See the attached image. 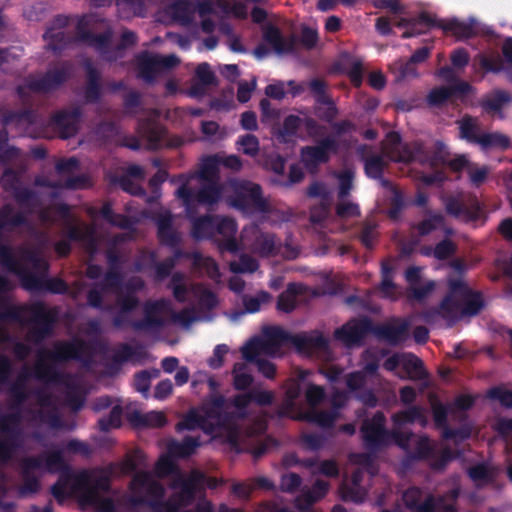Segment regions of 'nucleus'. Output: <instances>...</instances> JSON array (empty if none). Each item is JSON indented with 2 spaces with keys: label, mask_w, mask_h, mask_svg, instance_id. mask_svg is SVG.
<instances>
[{
  "label": "nucleus",
  "mask_w": 512,
  "mask_h": 512,
  "mask_svg": "<svg viewBox=\"0 0 512 512\" xmlns=\"http://www.w3.org/2000/svg\"><path fill=\"white\" fill-rule=\"evenodd\" d=\"M275 398L273 392L254 388L226 403L222 396L214 397L201 409L191 411L178 425V430L202 429L212 438H220L236 451L248 449V439L265 429L263 419H252L251 402L264 406Z\"/></svg>",
  "instance_id": "f257e3e1"
},
{
  "label": "nucleus",
  "mask_w": 512,
  "mask_h": 512,
  "mask_svg": "<svg viewBox=\"0 0 512 512\" xmlns=\"http://www.w3.org/2000/svg\"><path fill=\"white\" fill-rule=\"evenodd\" d=\"M220 164L217 155L201 160L198 171L189 176H180L176 196L191 217L198 204H213L225 198L227 202L246 212H261L266 203L259 185L248 181L230 180L222 186L217 184Z\"/></svg>",
  "instance_id": "f03ea898"
},
{
  "label": "nucleus",
  "mask_w": 512,
  "mask_h": 512,
  "mask_svg": "<svg viewBox=\"0 0 512 512\" xmlns=\"http://www.w3.org/2000/svg\"><path fill=\"white\" fill-rule=\"evenodd\" d=\"M385 418L377 413L371 420L364 422L361 433L365 443L370 448H379L392 443L403 449L410 447V442L415 443V453L419 457H429L434 451V445L424 436L412 437L403 427L418 422L425 425L427 422L425 411L420 407H412L408 410L396 413L393 416V429L391 432L384 429Z\"/></svg>",
  "instance_id": "7ed1b4c3"
},
{
  "label": "nucleus",
  "mask_w": 512,
  "mask_h": 512,
  "mask_svg": "<svg viewBox=\"0 0 512 512\" xmlns=\"http://www.w3.org/2000/svg\"><path fill=\"white\" fill-rule=\"evenodd\" d=\"M205 477L199 471H192L188 476L176 473L173 478V496L163 506L159 505L163 488L153 475L139 472L130 484V497L134 503H146L156 508V512H182L195 494L203 489Z\"/></svg>",
  "instance_id": "20e7f679"
},
{
  "label": "nucleus",
  "mask_w": 512,
  "mask_h": 512,
  "mask_svg": "<svg viewBox=\"0 0 512 512\" xmlns=\"http://www.w3.org/2000/svg\"><path fill=\"white\" fill-rule=\"evenodd\" d=\"M311 373L308 370H298L295 377L290 378L285 385V399L282 406V414L292 418L306 420L317 423L320 426H330L338 417V409L346 401V395L336 393L332 398L333 409L330 412H319L316 406L323 399V389L318 385L307 384L305 398L308 408L298 406L296 399L301 393V383H305Z\"/></svg>",
  "instance_id": "39448f33"
},
{
  "label": "nucleus",
  "mask_w": 512,
  "mask_h": 512,
  "mask_svg": "<svg viewBox=\"0 0 512 512\" xmlns=\"http://www.w3.org/2000/svg\"><path fill=\"white\" fill-rule=\"evenodd\" d=\"M112 474V468L84 470L69 474L53 486L52 492L59 501L73 495L82 506H91L100 512H112L114 510L112 501L102 495L108 489Z\"/></svg>",
  "instance_id": "423d86ee"
},
{
  "label": "nucleus",
  "mask_w": 512,
  "mask_h": 512,
  "mask_svg": "<svg viewBox=\"0 0 512 512\" xmlns=\"http://www.w3.org/2000/svg\"><path fill=\"white\" fill-rule=\"evenodd\" d=\"M196 13L202 18L201 27L204 32H211L215 27L210 15L217 17L233 15L236 18H245L248 8L241 2H235L231 7L224 0L193 1L179 0L170 4L163 13H159L158 20L164 23L176 22L182 25L193 21Z\"/></svg>",
  "instance_id": "0eeeda50"
},
{
  "label": "nucleus",
  "mask_w": 512,
  "mask_h": 512,
  "mask_svg": "<svg viewBox=\"0 0 512 512\" xmlns=\"http://www.w3.org/2000/svg\"><path fill=\"white\" fill-rule=\"evenodd\" d=\"M385 151L393 160L417 161L431 167L446 164L454 172L462 169L468 171L469 165H471L465 155H457L453 159H449V154L442 143H436L433 151H428L419 143H414L412 146L402 144L396 134L389 135Z\"/></svg>",
  "instance_id": "6e6552de"
},
{
  "label": "nucleus",
  "mask_w": 512,
  "mask_h": 512,
  "mask_svg": "<svg viewBox=\"0 0 512 512\" xmlns=\"http://www.w3.org/2000/svg\"><path fill=\"white\" fill-rule=\"evenodd\" d=\"M287 334L278 327H266L261 336L253 338L241 348L243 358L255 363L258 370L267 378L275 375V366L262 356L275 357L281 354L282 345L287 341Z\"/></svg>",
  "instance_id": "1a4fd4ad"
},
{
  "label": "nucleus",
  "mask_w": 512,
  "mask_h": 512,
  "mask_svg": "<svg viewBox=\"0 0 512 512\" xmlns=\"http://www.w3.org/2000/svg\"><path fill=\"white\" fill-rule=\"evenodd\" d=\"M483 307L480 294L473 292L462 278L450 280L449 294L439 308V314L448 321H454L461 316L477 314Z\"/></svg>",
  "instance_id": "9d476101"
},
{
  "label": "nucleus",
  "mask_w": 512,
  "mask_h": 512,
  "mask_svg": "<svg viewBox=\"0 0 512 512\" xmlns=\"http://www.w3.org/2000/svg\"><path fill=\"white\" fill-rule=\"evenodd\" d=\"M0 265L19 276L29 289L35 288L38 284L36 274L46 269V263L38 253L30 250L15 252L6 246L0 247Z\"/></svg>",
  "instance_id": "9b49d317"
},
{
  "label": "nucleus",
  "mask_w": 512,
  "mask_h": 512,
  "mask_svg": "<svg viewBox=\"0 0 512 512\" xmlns=\"http://www.w3.org/2000/svg\"><path fill=\"white\" fill-rule=\"evenodd\" d=\"M84 352V345L78 340L73 342H62L54 345L52 351H41L37 364L34 368V375L38 379L56 384L60 375L56 370L55 362L70 358H79Z\"/></svg>",
  "instance_id": "f8f14e48"
},
{
  "label": "nucleus",
  "mask_w": 512,
  "mask_h": 512,
  "mask_svg": "<svg viewBox=\"0 0 512 512\" xmlns=\"http://www.w3.org/2000/svg\"><path fill=\"white\" fill-rule=\"evenodd\" d=\"M63 467L59 452L46 453L39 458H27L21 463L22 494L34 493L39 488V479L47 472H56Z\"/></svg>",
  "instance_id": "ddd939ff"
},
{
  "label": "nucleus",
  "mask_w": 512,
  "mask_h": 512,
  "mask_svg": "<svg viewBox=\"0 0 512 512\" xmlns=\"http://www.w3.org/2000/svg\"><path fill=\"white\" fill-rule=\"evenodd\" d=\"M460 136L475 143L482 150H504L510 146V139L501 132H483L477 119L464 118L460 122Z\"/></svg>",
  "instance_id": "4468645a"
},
{
  "label": "nucleus",
  "mask_w": 512,
  "mask_h": 512,
  "mask_svg": "<svg viewBox=\"0 0 512 512\" xmlns=\"http://www.w3.org/2000/svg\"><path fill=\"white\" fill-rule=\"evenodd\" d=\"M24 434L20 419L9 416L0 423V463H5L14 458L25 444Z\"/></svg>",
  "instance_id": "2eb2a0df"
},
{
  "label": "nucleus",
  "mask_w": 512,
  "mask_h": 512,
  "mask_svg": "<svg viewBox=\"0 0 512 512\" xmlns=\"http://www.w3.org/2000/svg\"><path fill=\"white\" fill-rule=\"evenodd\" d=\"M186 314H188L186 311L180 315L174 314L169 303L164 300L149 303L145 308L144 321L136 323L135 327L140 329H154L169 320H174L183 326H188L192 321L200 318V316L195 313L188 317H186Z\"/></svg>",
  "instance_id": "dca6fc26"
},
{
  "label": "nucleus",
  "mask_w": 512,
  "mask_h": 512,
  "mask_svg": "<svg viewBox=\"0 0 512 512\" xmlns=\"http://www.w3.org/2000/svg\"><path fill=\"white\" fill-rule=\"evenodd\" d=\"M45 221H56L58 218L64 219L68 224V233L70 239L81 240L86 243L89 249L93 252L97 249L98 244L96 231L94 227L86 226L83 223L74 222L69 219L68 208L60 205L52 209V211L45 212L42 215Z\"/></svg>",
  "instance_id": "f3484780"
},
{
  "label": "nucleus",
  "mask_w": 512,
  "mask_h": 512,
  "mask_svg": "<svg viewBox=\"0 0 512 512\" xmlns=\"http://www.w3.org/2000/svg\"><path fill=\"white\" fill-rule=\"evenodd\" d=\"M351 461L357 464L359 467L357 471L353 473L351 479H344L340 487V495L344 500L361 502L366 496L365 488L360 485L362 470H365L371 474L374 473L372 459L368 455L361 454L352 456Z\"/></svg>",
  "instance_id": "a211bd4d"
},
{
  "label": "nucleus",
  "mask_w": 512,
  "mask_h": 512,
  "mask_svg": "<svg viewBox=\"0 0 512 512\" xmlns=\"http://www.w3.org/2000/svg\"><path fill=\"white\" fill-rule=\"evenodd\" d=\"M174 296L179 301L197 303L200 309H211L217 304L215 295L200 286H190L182 275H174L172 279Z\"/></svg>",
  "instance_id": "6ab92c4d"
},
{
  "label": "nucleus",
  "mask_w": 512,
  "mask_h": 512,
  "mask_svg": "<svg viewBox=\"0 0 512 512\" xmlns=\"http://www.w3.org/2000/svg\"><path fill=\"white\" fill-rule=\"evenodd\" d=\"M241 249H248L259 256H271L278 252L279 244L272 234L252 225L242 231Z\"/></svg>",
  "instance_id": "aec40b11"
},
{
  "label": "nucleus",
  "mask_w": 512,
  "mask_h": 512,
  "mask_svg": "<svg viewBox=\"0 0 512 512\" xmlns=\"http://www.w3.org/2000/svg\"><path fill=\"white\" fill-rule=\"evenodd\" d=\"M334 177L338 186L339 197L336 207L337 216L342 219L357 217L359 215L358 205L344 198L353 188V170L351 168H344L339 173H336Z\"/></svg>",
  "instance_id": "412c9836"
},
{
  "label": "nucleus",
  "mask_w": 512,
  "mask_h": 512,
  "mask_svg": "<svg viewBox=\"0 0 512 512\" xmlns=\"http://www.w3.org/2000/svg\"><path fill=\"white\" fill-rule=\"evenodd\" d=\"M439 76L447 82V86L433 89L428 95V101L432 105H440L453 95H464L470 90L467 82H458L454 71L449 68H443Z\"/></svg>",
  "instance_id": "4be33fe9"
},
{
  "label": "nucleus",
  "mask_w": 512,
  "mask_h": 512,
  "mask_svg": "<svg viewBox=\"0 0 512 512\" xmlns=\"http://www.w3.org/2000/svg\"><path fill=\"white\" fill-rule=\"evenodd\" d=\"M291 342L301 354L316 356L325 361L330 359L328 343L319 333L298 334L291 338Z\"/></svg>",
  "instance_id": "5701e85b"
},
{
  "label": "nucleus",
  "mask_w": 512,
  "mask_h": 512,
  "mask_svg": "<svg viewBox=\"0 0 512 512\" xmlns=\"http://www.w3.org/2000/svg\"><path fill=\"white\" fill-rule=\"evenodd\" d=\"M180 60L175 55L142 54L138 58L140 76L145 80H151L162 71L176 67Z\"/></svg>",
  "instance_id": "b1692460"
},
{
  "label": "nucleus",
  "mask_w": 512,
  "mask_h": 512,
  "mask_svg": "<svg viewBox=\"0 0 512 512\" xmlns=\"http://www.w3.org/2000/svg\"><path fill=\"white\" fill-rule=\"evenodd\" d=\"M339 142V136L331 135L316 145L303 149L302 160L307 168L314 169L318 164L326 162L337 151Z\"/></svg>",
  "instance_id": "393cba45"
},
{
  "label": "nucleus",
  "mask_w": 512,
  "mask_h": 512,
  "mask_svg": "<svg viewBox=\"0 0 512 512\" xmlns=\"http://www.w3.org/2000/svg\"><path fill=\"white\" fill-rule=\"evenodd\" d=\"M78 161L76 158H69L57 164V172L63 179L58 184L59 187L79 189L90 185V179L86 175L73 176L78 171Z\"/></svg>",
  "instance_id": "a878e982"
},
{
  "label": "nucleus",
  "mask_w": 512,
  "mask_h": 512,
  "mask_svg": "<svg viewBox=\"0 0 512 512\" xmlns=\"http://www.w3.org/2000/svg\"><path fill=\"white\" fill-rule=\"evenodd\" d=\"M309 195L318 198L320 201V207H314L311 210V220L314 223H320L328 215V209L332 201V190L327 184L316 182L310 187Z\"/></svg>",
  "instance_id": "bb28decb"
},
{
  "label": "nucleus",
  "mask_w": 512,
  "mask_h": 512,
  "mask_svg": "<svg viewBox=\"0 0 512 512\" xmlns=\"http://www.w3.org/2000/svg\"><path fill=\"white\" fill-rule=\"evenodd\" d=\"M370 330V323L366 319L353 320L335 331V337L350 346L358 343Z\"/></svg>",
  "instance_id": "cd10ccee"
},
{
  "label": "nucleus",
  "mask_w": 512,
  "mask_h": 512,
  "mask_svg": "<svg viewBox=\"0 0 512 512\" xmlns=\"http://www.w3.org/2000/svg\"><path fill=\"white\" fill-rule=\"evenodd\" d=\"M236 224L230 218H216V231L221 235L220 247L222 250L236 252L241 249V241L237 242L235 238Z\"/></svg>",
  "instance_id": "c85d7f7f"
},
{
  "label": "nucleus",
  "mask_w": 512,
  "mask_h": 512,
  "mask_svg": "<svg viewBox=\"0 0 512 512\" xmlns=\"http://www.w3.org/2000/svg\"><path fill=\"white\" fill-rule=\"evenodd\" d=\"M405 279L409 284L412 297L417 300L424 299L435 288V282L422 280L421 269L418 267L408 268Z\"/></svg>",
  "instance_id": "c756f323"
},
{
  "label": "nucleus",
  "mask_w": 512,
  "mask_h": 512,
  "mask_svg": "<svg viewBox=\"0 0 512 512\" xmlns=\"http://www.w3.org/2000/svg\"><path fill=\"white\" fill-rule=\"evenodd\" d=\"M328 489V482L317 480L311 489H302L301 494L295 500L296 508L301 512H308L315 502L325 496Z\"/></svg>",
  "instance_id": "7c9ffc66"
},
{
  "label": "nucleus",
  "mask_w": 512,
  "mask_h": 512,
  "mask_svg": "<svg viewBox=\"0 0 512 512\" xmlns=\"http://www.w3.org/2000/svg\"><path fill=\"white\" fill-rule=\"evenodd\" d=\"M409 322L407 320H394L384 325L379 333L390 344H399L409 336Z\"/></svg>",
  "instance_id": "2f4dec72"
},
{
  "label": "nucleus",
  "mask_w": 512,
  "mask_h": 512,
  "mask_svg": "<svg viewBox=\"0 0 512 512\" xmlns=\"http://www.w3.org/2000/svg\"><path fill=\"white\" fill-rule=\"evenodd\" d=\"M155 220L158 226L160 240L167 245H174L178 241V234L172 224V216L165 210H161Z\"/></svg>",
  "instance_id": "473e14b6"
},
{
  "label": "nucleus",
  "mask_w": 512,
  "mask_h": 512,
  "mask_svg": "<svg viewBox=\"0 0 512 512\" xmlns=\"http://www.w3.org/2000/svg\"><path fill=\"white\" fill-rule=\"evenodd\" d=\"M107 282L111 286H116L113 289V292L117 296V305L116 308L119 310L120 314L124 317L126 313L130 311V309L135 305V299L132 296L130 292V288H126V292L124 293V290L122 287H118L119 284V277L113 274H109L107 276Z\"/></svg>",
  "instance_id": "72a5a7b5"
},
{
  "label": "nucleus",
  "mask_w": 512,
  "mask_h": 512,
  "mask_svg": "<svg viewBox=\"0 0 512 512\" xmlns=\"http://www.w3.org/2000/svg\"><path fill=\"white\" fill-rule=\"evenodd\" d=\"M305 288L301 284L292 283L278 297L277 308L283 312L293 311L297 304L298 298L304 293Z\"/></svg>",
  "instance_id": "f704fd0d"
},
{
  "label": "nucleus",
  "mask_w": 512,
  "mask_h": 512,
  "mask_svg": "<svg viewBox=\"0 0 512 512\" xmlns=\"http://www.w3.org/2000/svg\"><path fill=\"white\" fill-rule=\"evenodd\" d=\"M138 133L141 139L146 141L148 148L155 149L161 143L164 129L154 120H149L141 124Z\"/></svg>",
  "instance_id": "c9c22d12"
},
{
  "label": "nucleus",
  "mask_w": 512,
  "mask_h": 512,
  "mask_svg": "<svg viewBox=\"0 0 512 512\" xmlns=\"http://www.w3.org/2000/svg\"><path fill=\"white\" fill-rule=\"evenodd\" d=\"M264 38L278 54L287 53L293 50L294 40L283 38L279 30L274 26L268 25L265 27Z\"/></svg>",
  "instance_id": "e433bc0d"
},
{
  "label": "nucleus",
  "mask_w": 512,
  "mask_h": 512,
  "mask_svg": "<svg viewBox=\"0 0 512 512\" xmlns=\"http://www.w3.org/2000/svg\"><path fill=\"white\" fill-rule=\"evenodd\" d=\"M79 113L73 112H60L54 116V125L61 132L63 138L72 136L77 130V123Z\"/></svg>",
  "instance_id": "4c0bfd02"
},
{
  "label": "nucleus",
  "mask_w": 512,
  "mask_h": 512,
  "mask_svg": "<svg viewBox=\"0 0 512 512\" xmlns=\"http://www.w3.org/2000/svg\"><path fill=\"white\" fill-rule=\"evenodd\" d=\"M442 28L457 38H469L477 32L478 24L474 19H471L469 22L453 19L443 23Z\"/></svg>",
  "instance_id": "58836bf2"
},
{
  "label": "nucleus",
  "mask_w": 512,
  "mask_h": 512,
  "mask_svg": "<svg viewBox=\"0 0 512 512\" xmlns=\"http://www.w3.org/2000/svg\"><path fill=\"white\" fill-rule=\"evenodd\" d=\"M391 134H396L397 136H399L396 132H390L389 134H387L386 139L383 141V145H382L383 156L375 155L366 160L365 171L369 177H372V178L380 177L382 170L386 163L383 157H385L391 161H394L393 159H391V157H389L388 153H386V151H385V146L387 144L388 137ZM398 138L400 139V137H398ZM397 161L402 162L401 160H397Z\"/></svg>",
  "instance_id": "ea45409f"
},
{
  "label": "nucleus",
  "mask_w": 512,
  "mask_h": 512,
  "mask_svg": "<svg viewBox=\"0 0 512 512\" xmlns=\"http://www.w3.org/2000/svg\"><path fill=\"white\" fill-rule=\"evenodd\" d=\"M363 369L364 372H355L347 377L346 383L351 391H356L361 388L365 383L366 376L372 375L376 372L378 369V360L375 357H371V359L364 365Z\"/></svg>",
  "instance_id": "a19ab883"
},
{
  "label": "nucleus",
  "mask_w": 512,
  "mask_h": 512,
  "mask_svg": "<svg viewBox=\"0 0 512 512\" xmlns=\"http://www.w3.org/2000/svg\"><path fill=\"white\" fill-rule=\"evenodd\" d=\"M232 374L234 387L238 390H244L248 388L253 381L251 369L246 362L236 363L234 365Z\"/></svg>",
  "instance_id": "79ce46f5"
},
{
  "label": "nucleus",
  "mask_w": 512,
  "mask_h": 512,
  "mask_svg": "<svg viewBox=\"0 0 512 512\" xmlns=\"http://www.w3.org/2000/svg\"><path fill=\"white\" fill-rule=\"evenodd\" d=\"M198 446H200L199 439L193 436H188L181 443L172 441L169 444L168 450L173 456L186 457L191 455Z\"/></svg>",
  "instance_id": "37998d69"
},
{
  "label": "nucleus",
  "mask_w": 512,
  "mask_h": 512,
  "mask_svg": "<svg viewBox=\"0 0 512 512\" xmlns=\"http://www.w3.org/2000/svg\"><path fill=\"white\" fill-rule=\"evenodd\" d=\"M66 76L63 68L49 73L45 78L38 81H31L30 88L35 91H48L60 84Z\"/></svg>",
  "instance_id": "c03bdc74"
},
{
  "label": "nucleus",
  "mask_w": 512,
  "mask_h": 512,
  "mask_svg": "<svg viewBox=\"0 0 512 512\" xmlns=\"http://www.w3.org/2000/svg\"><path fill=\"white\" fill-rule=\"evenodd\" d=\"M151 2L152 0H116L119 11L127 17L131 15L143 16Z\"/></svg>",
  "instance_id": "a18cd8bd"
},
{
  "label": "nucleus",
  "mask_w": 512,
  "mask_h": 512,
  "mask_svg": "<svg viewBox=\"0 0 512 512\" xmlns=\"http://www.w3.org/2000/svg\"><path fill=\"white\" fill-rule=\"evenodd\" d=\"M511 100L507 92L495 91L488 94L484 101L483 107L489 113H499L503 106Z\"/></svg>",
  "instance_id": "49530a36"
},
{
  "label": "nucleus",
  "mask_w": 512,
  "mask_h": 512,
  "mask_svg": "<svg viewBox=\"0 0 512 512\" xmlns=\"http://www.w3.org/2000/svg\"><path fill=\"white\" fill-rule=\"evenodd\" d=\"M410 364L419 365L418 357L410 353L395 354L384 362V368L388 371H396L397 373L402 370V367H408Z\"/></svg>",
  "instance_id": "de8ad7c7"
},
{
  "label": "nucleus",
  "mask_w": 512,
  "mask_h": 512,
  "mask_svg": "<svg viewBox=\"0 0 512 512\" xmlns=\"http://www.w3.org/2000/svg\"><path fill=\"white\" fill-rule=\"evenodd\" d=\"M271 300L269 293L260 291L254 295H247L243 298L245 311L248 313H255L268 304Z\"/></svg>",
  "instance_id": "09e8293b"
},
{
  "label": "nucleus",
  "mask_w": 512,
  "mask_h": 512,
  "mask_svg": "<svg viewBox=\"0 0 512 512\" xmlns=\"http://www.w3.org/2000/svg\"><path fill=\"white\" fill-rule=\"evenodd\" d=\"M216 230V219L204 217L193 222L192 234L196 238H205L213 235Z\"/></svg>",
  "instance_id": "8fccbe9b"
},
{
  "label": "nucleus",
  "mask_w": 512,
  "mask_h": 512,
  "mask_svg": "<svg viewBox=\"0 0 512 512\" xmlns=\"http://www.w3.org/2000/svg\"><path fill=\"white\" fill-rule=\"evenodd\" d=\"M308 465L311 468V473L314 475L320 474L326 477H336L339 474L338 465L333 460L312 462Z\"/></svg>",
  "instance_id": "3c124183"
},
{
  "label": "nucleus",
  "mask_w": 512,
  "mask_h": 512,
  "mask_svg": "<svg viewBox=\"0 0 512 512\" xmlns=\"http://www.w3.org/2000/svg\"><path fill=\"white\" fill-rule=\"evenodd\" d=\"M37 418L51 427L57 426V410L50 400H41Z\"/></svg>",
  "instance_id": "603ef678"
},
{
  "label": "nucleus",
  "mask_w": 512,
  "mask_h": 512,
  "mask_svg": "<svg viewBox=\"0 0 512 512\" xmlns=\"http://www.w3.org/2000/svg\"><path fill=\"white\" fill-rule=\"evenodd\" d=\"M258 268V263L255 259L242 255L239 260L230 262V269L234 273H252Z\"/></svg>",
  "instance_id": "864d4df0"
},
{
  "label": "nucleus",
  "mask_w": 512,
  "mask_h": 512,
  "mask_svg": "<svg viewBox=\"0 0 512 512\" xmlns=\"http://www.w3.org/2000/svg\"><path fill=\"white\" fill-rule=\"evenodd\" d=\"M237 149L248 156L254 157L259 151L258 139L250 134L244 135L238 139Z\"/></svg>",
  "instance_id": "5fc2aeb1"
},
{
  "label": "nucleus",
  "mask_w": 512,
  "mask_h": 512,
  "mask_svg": "<svg viewBox=\"0 0 512 512\" xmlns=\"http://www.w3.org/2000/svg\"><path fill=\"white\" fill-rule=\"evenodd\" d=\"M423 24L429 25L428 19L426 17H422L419 20H407L401 18L396 22V25L401 28H405L406 30L403 32V37H411L418 33H421L420 26Z\"/></svg>",
  "instance_id": "6e6d98bb"
},
{
  "label": "nucleus",
  "mask_w": 512,
  "mask_h": 512,
  "mask_svg": "<svg viewBox=\"0 0 512 512\" xmlns=\"http://www.w3.org/2000/svg\"><path fill=\"white\" fill-rule=\"evenodd\" d=\"M99 214L107 222L122 228H129L132 224L131 220L127 217L113 215L111 206L109 204H105L101 208Z\"/></svg>",
  "instance_id": "4d7b16f0"
},
{
  "label": "nucleus",
  "mask_w": 512,
  "mask_h": 512,
  "mask_svg": "<svg viewBox=\"0 0 512 512\" xmlns=\"http://www.w3.org/2000/svg\"><path fill=\"white\" fill-rule=\"evenodd\" d=\"M488 396L498 400L503 406L512 407V385L493 388L488 392Z\"/></svg>",
  "instance_id": "13d9d810"
},
{
  "label": "nucleus",
  "mask_w": 512,
  "mask_h": 512,
  "mask_svg": "<svg viewBox=\"0 0 512 512\" xmlns=\"http://www.w3.org/2000/svg\"><path fill=\"white\" fill-rule=\"evenodd\" d=\"M419 365L410 364L408 367H402L401 371L396 373L400 378H408L412 380H420L426 376L422 361L418 358Z\"/></svg>",
  "instance_id": "bf43d9fd"
},
{
  "label": "nucleus",
  "mask_w": 512,
  "mask_h": 512,
  "mask_svg": "<svg viewBox=\"0 0 512 512\" xmlns=\"http://www.w3.org/2000/svg\"><path fill=\"white\" fill-rule=\"evenodd\" d=\"M145 456L142 452L137 451L123 461L121 471L123 474H128L135 471L137 468L144 466Z\"/></svg>",
  "instance_id": "052dcab7"
},
{
  "label": "nucleus",
  "mask_w": 512,
  "mask_h": 512,
  "mask_svg": "<svg viewBox=\"0 0 512 512\" xmlns=\"http://www.w3.org/2000/svg\"><path fill=\"white\" fill-rule=\"evenodd\" d=\"M470 477L477 483L489 481L494 476V469L488 465H477L469 470Z\"/></svg>",
  "instance_id": "680f3d73"
},
{
  "label": "nucleus",
  "mask_w": 512,
  "mask_h": 512,
  "mask_svg": "<svg viewBox=\"0 0 512 512\" xmlns=\"http://www.w3.org/2000/svg\"><path fill=\"white\" fill-rule=\"evenodd\" d=\"M121 415L122 409L120 406L116 405L112 408L110 415L108 418H102L99 420V425L102 430H108L111 428H116L121 423Z\"/></svg>",
  "instance_id": "e2e57ef3"
},
{
  "label": "nucleus",
  "mask_w": 512,
  "mask_h": 512,
  "mask_svg": "<svg viewBox=\"0 0 512 512\" xmlns=\"http://www.w3.org/2000/svg\"><path fill=\"white\" fill-rule=\"evenodd\" d=\"M195 264L199 269L204 270L212 279H217L219 277L218 267L213 259L204 256H197Z\"/></svg>",
  "instance_id": "0e129e2a"
},
{
  "label": "nucleus",
  "mask_w": 512,
  "mask_h": 512,
  "mask_svg": "<svg viewBox=\"0 0 512 512\" xmlns=\"http://www.w3.org/2000/svg\"><path fill=\"white\" fill-rule=\"evenodd\" d=\"M380 292L388 298H395L400 292L393 284L388 273V267L383 265V280L381 282Z\"/></svg>",
  "instance_id": "69168bd1"
},
{
  "label": "nucleus",
  "mask_w": 512,
  "mask_h": 512,
  "mask_svg": "<svg viewBox=\"0 0 512 512\" xmlns=\"http://www.w3.org/2000/svg\"><path fill=\"white\" fill-rule=\"evenodd\" d=\"M141 423L148 427H161L166 423L164 413L160 411H150L140 416Z\"/></svg>",
  "instance_id": "338daca9"
},
{
  "label": "nucleus",
  "mask_w": 512,
  "mask_h": 512,
  "mask_svg": "<svg viewBox=\"0 0 512 512\" xmlns=\"http://www.w3.org/2000/svg\"><path fill=\"white\" fill-rule=\"evenodd\" d=\"M443 218L441 215L432 214L425 218L418 226L419 233L426 235L434 229L442 225Z\"/></svg>",
  "instance_id": "774afa93"
}]
</instances>
